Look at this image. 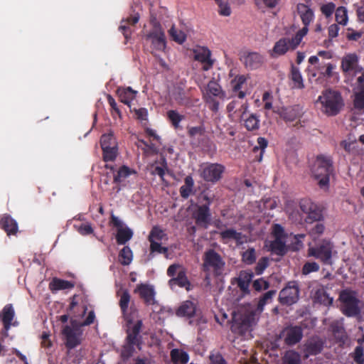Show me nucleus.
<instances>
[{"instance_id":"nucleus-29","label":"nucleus","mask_w":364,"mask_h":364,"mask_svg":"<svg viewBox=\"0 0 364 364\" xmlns=\"http://www.w3.org/2000/svg\"><path fill=\"white\" fill-rule=\"evenodd\" d=\"M196 311V304L189 300L183 301L176 310V315L181 317H193Z\"/></svg>"},{"instance_id":"nucleus-49","label":"nucleus","mask_w":364,"mask_h":364,"mask_svg":"<svg viewBox=\"0 0 364 364\" xmlns=\"http://www.w3.org/2000/svg\"><path fill=\"white\" fill-rule=\"evenodd\" d=\"M167 118L172 126L177 129L180 126V122L184 119V116L180 114L176 110H169L167 112Z\"/></svg>"},{"instance_id":"nucleus-24","label":"nucleus","mask_w":364,"mask_h":364,"mask_svg":"<svg viewBox=\"0 0 364 364\" xmlns=\"http://www.w3.org/2000/svg\"><path fill=\"white\" fill-rule=\"evenodd\" d=\"M139 18V14L136 13L134 15L131 16L127 19L122 20L121 21V25L119 26V30L122 32L126 40L124 43H127L128 40L131 38L132 30L129 25L134 26L136 23H138Z\"/></svg>"},{"instance_id":"nucleus-16","label":"nucleus","mask_w":364,"mask_h":364,"mask_svg":"<svg viewBox=\"0 0 364 364\" xmlns=\"http://www.w3.org/2000/svg\"><path fill=\"white\" fill-rule=\"evenodd\" d=\"M341 70L344 74L353 73L354 75L361 72L363 67L359 65V57L356 53H348L345 55L341 63Z\"/></svg>"},{"instance_id":"nucleus-20","label":"nucleus","mask_w":364,"mask_h":364,"mask_svg":"<svg viewBox=\"0 0 364 364\" xmlns=\"http://www.w3.org/2000/svg\"><path fill=\"white\" fill-rule=\"evenodd\" d=\"M223 171V166L218 164H213L203 169L202 176L207 181L215 182L221 178Z\"/></svg>"},{"instance_id":"nucleus-60","label":"nucleus","mask_w":364,"mask_h":364,"mask_svg":"<svg viewBox=\"0 0 364 364\" xmlns=\"http://www.w3.org/2000/svg\"><path fill=\"white\" fill-rule=\"evenodd\" d=\"M150 242V254L151 256L153 253L156 252L159 254H166L168 252V248L162 247L161 242L149 241Z\"/></svg>"},{"instance_id":"nucleus-5","label":"nucleus","mask_w":364,"mask_h":364,"mask_svg":"<svg viewBox=\"0 0 364 364\" xmlns=\"http://www.w3.org/2000/svg\"><path fill=\"white\" fill-rule=\"evenodd\" d=\"M311 172L321 188H328L330 176L333 173L331 161H314Z\"/></svg>"},{"instance_id":"nucleus-18","label":"nucleus","mask_w":364,"mask_h":364,"mask_svg":"<svg viewBox=\"0 0 364 364\" xmlns=\"http://www.w3.org/2000/svg\"><path fill=\"white\" fill-rule=\"evenodd\" d=\"M289 50L293 49V44L289 38H282L277 41L273 48L269 51L272 58H277L286 54Z\"/></svg>"},{"instance_id":"nucleus-64","label":"nucleus","mask_w":364,"mask_h":364,"mask_svg":"<svg viewBox=\"0 0 364 364\" xmlns=\"http://www.w3.org/2000/svg\"><path fill=\"white\" fill-rule=\"evenodd\" d=\"M134 352V345L127 343L122 348L121 356L124 360L129 359Z\"/></svg>"},{"instance_id":"nucleus-3","label":"nucleus","mask_w":364,"mask_h":364,"mask_svg":"<svg viewBox=\"0 0 364 364\" xmlns=\"http://www.w3.org/2000/svg\"><path fill=\"white\" fill-rule=\"evenodd\" d=\"M225 265V262L220 255L213 249H209L204 252L202 269L205 273L206 278L222 275Z\"/></svg>"},{"instance_id":"nucleus-41","label":"nucleus","mask_w":364,"mask_h":364,"mask_svg":"<svg viewBox=\"0 0 364 364\" xmlns=\"http://www.w3.org/2000/svg\"><path fill=\"white\" fill-rule=\"evenodd\" d=\"M353 105L358 112H364V90L355 89L353 92Z\"/></svg>"},{"instance_id":"nucleus-14","label":"nucleus","mask_w":364,"mask_h":364,"mask_svg":"<svg viewBox=\"0 0 364 364\" xmlns=\"http://www.w3.org/2000/svg\"><path fill=\"white\" fill-rule=\"evenodd\" d=\"M248 108V102L247 101H242V100L239 98L233 99L226 107L228 117L232 119H235L240 121H242L243 117L247 115Z\"/></svg>"},{"instance_id":"nucleus-46","label":"nucleus","mask_w":364,"mask_h":364,"mask_svg":"<svg viewBox=\"0 0 364 364\" xmlns=\"http://www.w3.org/2000/svg\"><path fill=\"white\" fill-rule=\"evenodd\" d=\"M167 239V235L164 232V231L161 229L158 226H154L152 228L148 240L149 241H154V242H161L164 240Z\"/></svg>"},{"instance_id":"nucleus-35","label":"nucleus","mask_w":364,"mask_h":364,"mask_svg":"<svg viewBox=\"0 0 364 364\" xmlns=\"http://www.w3.org/2000/svg\"><path fill=\"white\" fill-rule=\"evenodd\" d=\"M268 250L277 255L284 256L287 252L285 240L274 238L270 242Z\"/></svg>"},{"instance_id":"nucleus-48","label":"nucleus","mask_w":364,"mask_h":364,"mask_svg":"<svg viewBox=\"0 0 364 364\" xmlns=\"http://www.w3.org/2000/svg\"><path fill=\"white\" fill-rule=\"evenodd\" d=\"M132 251L128 246H124L119 254V260L122 264L128 265L132 260Z\"/></svg>"},{"instance_id":"nucleus-61","label":"nucleus","mask_w":364,"mask_h":364,"mask_svg":"<svg viewBox=\"0 0 364 364\" xmlns=\"http://www.w3.org/2000/svg\"><path fill=\"white\" fill-rule=\"evenodd\" d=\"M319 270V265L315 262H308L302 267V274L307 275L311 272H316Z\"/></svg>"},{"instance_id":"nucleus-13","label":"nucleus","mask_w":364,"mask_h":364,"mask_svg":"<svg viewBox=\"0 0 364 364\" xmlns=\"http://www.w3.org/2000/svg\"><path fill=\"white\" fill-rule=\"evenodd\" d=\"M252 316L248 314H234L230 329L238 336L245 335L251 326Z\"/></svg>"},{"instance_id":"nucleus-30","label":"nucleus","mask_w":364,"mask_h":364,"mask_svg":"<svg viewBox=\"0 0 364 364\" xmlns=\"http://www.w3.org/2000/svg\"><path fill=\"white\" fill-rule=\"evenodd\" d=\"M137 92L132 90L130 87H119L117 90V95L120 101L129 106L130 102L136 97Z\"/></svg>"},{"instance_id":"nucleus-40","label":"nucleus","mask_w":364,"mask_h":364,"mask_svg":"<svg viewBox=\"0 0 364 364\" xmlns=\"http://www.w3.org/2000/svg\"><path fill=\"white\" fill-rule=\"evenodd\" d=\"M242 121L244 122V127L248 131H255L259 128V119L257 114H250L248 117L244 116Z\"/></svg>"},{"instance_id":"nucleus-28","label":"nucleus","mask_w":364,"mask_h":364,"mask_svg":"<svg viewBox=\"0 0 364 364\" xmlns=\"http://www.w3.org/2000/svg\"><path fill=\"white\" fill-rule=\"evenodd\" d=\"M15 316V311L12 304H6L0 312V318L3 323L4 328L8 331L11 326V321Z\"/></svg>"},{"instance_id":"nucleus-8","label":"nucleus","mask_w":364,"mask_h":364,"mask_svg":"<svg viewBox=\"0 0 364 364\" xmlns=\"http://www.w3.org/2000/svg\"><path fill=\"white\" fill-rule=\"evenodd\" d=\"M333 248L331 242L323 240L315 247L309 248V255L319 259L324 264H331Z\"/></svg>"},{"instance_id":"nucleus-58","label":"nucleus","mask_w":364,"mask_h":364,"mask_svg":"<svg viewBox=\"0 0 364 364\" xmlns=\"http://www.w3.org/2000/svg\"><path fill=\"white\" fill-rule=\"evenodd\" d=\"M336 65L332 63H328L326 65V68L324 69V65L320 64L318 66V70H320L321 75L326 78H330L333 75V70L336 68Z\"/></svg>"},{"instance_id":"nucleus-23","label":"nucleus","mask_w":364,"mask_h":364,"mask_svg":"<svg viewBox=\"0 0 364 364\" xmlns=\"http://www.w3.org/2000/svg\"><path fill=\"white\" fill-rule=\"evenodd\" d=\"M0 228L6 232L8 236L16 235L18 230V223L9 214L1 216Z\"/></svg>"},{"instance_id":"nucleus-45","label":"nucleus","mask_w":364,"mask_h":364,"mask_svg":"<svg viewBox=\"0 0 364 364\" xmlns=\"http://www.w3.org/2000/svg\"><path fill=\"white\" fill-rule=\"evenodd\" d=\"M335 18L338 24L346 26L348 22V9L346 7L338 6L335 11Z\"/></svg>"},{"instance_id":"nucleus-17","label":"nucleus","mask_w":364,"mask_h":364,"mask_svg":"<svg viewBox=\"0 0 364 364\" xmlns=\"http://www.w3.org/2000/svg\"><path fill=\"white\" fill-rule=\"evenodd\" d=\"M134 291L139 293L140 298L143 299L146 305H154L156 303V292L153 286L140 284L136 286Z\"/></svg>"},{"instance_id":"nucleus-27","label":"nucleus","mask_w":364,"mask_h":364,"mask_svg":"<svg viewBox=\"0 0 364 364\" xmlns=\"http://www.w3.org/2000/svg\"><path fill=\"white\" fill-rule=\"evenodd\" d=\"M296 10L304 26H309L314 18L313 10L302 3L297 4Z\"/></svg>"},{"instance_id":"nucleus-31","label":"nucleus","mask_w":364,"mask_h":364,"mask_svg":"<svg viewBox=\"0 0 364 364\" xmlns=\"http://www.w3.org/2000/svg\"><path fill=\"white\" fill-rule=\"evenodd\" d=\"M168 284L171 287L177 285L180 287H184L187 290L189 289V287L191 285L190 282L186 277V273L184 269H180L177 276L176 277L171 278L169 280Z\"/></svg>"},{"instance_id":"nucleus-44","label":"nucleus","mask_w":364,"mask_h":364,"mask_svg":"<svg viewBox=\"0 0 364 364\" xmlns=\"http://www.w3.org/2000/svg\"><path fill=\"white\" fill-rule=\"evenodd\" d=\"M171 358L175 363L186 364L189 360V355L186 352L175 348L171 351Z\"/></svg>"},{"instance_id":"nucleus-42","label":"nucleus","mask_w":364,"mask_h":364,"mask_svg":"<svg viewBox=\"0 0 364 364\" xmlns=\"http://www.w3.org/2000/svg\"><path fill=\"white\" fill-rule=\"evenodd\" d=\"M133 236V231L128 227L117 229L116 240L118 245H125Z\"/></svg>"},{"instance_id":"nucleus-21","label":"nucleus","mask_w":364,"mask_h":364,"mask_svg":"<svg viewBox=\"0 0 364 364\" xmlns=\"http://www.w3.org/2000/svg\"><path fill=\"white\" fill-rule=\"evenodd\" d=\"M210 57L211 52L208 48L200 47L194 50V58L203 64L204 70H208L213 67V60Z\"/></svg>"},{"instance_id":"nucleus-47","label":"nucleus","mask_w":364,"mask_h":364,"mask_svg":"<svg viewBox=\"0 0 364 364\" xmlns=\"http://www.w3.org/2000/svg\"><path fill=\"white\" fill-rule=\"evenodd\" d=\"M168 33L172 40L178 44H183L186 40V33L181 30L176 29L174 25L168 30Z\"/></svg>"},{"instance_id":"nucleus-39","label":"nucleus","mask_w":364,"mask_h":364,"mask_svg":"<svg viewBox=\"0 0 364 364\" xmlns=\"http://www.w3.org/2000/svg\"><path fill=\"white\" fill-rule=\"evenodd\" d=\"M314 297L316 302L324 306H329L333 303V298L329 296L326 290L323 287L316 290Z\"/></svg>"},{"instance_id":"nucleus-25","label":"nucleus","mask_w":364,"mask_h":364,"mask_svg":"<svg viewBox=\"0 0 364 364\" xmlns=\"http://www.w3.org/2000/svg\"><path fill=\"white\" fill-rule=\"evenodd\" d=\"M264 62V58L257 52L249 53L243 57V63L247 68L250 70L257 69Z\"/></svg>"},{"instance_id":"nucleus-43","label":"nucleus","mask_w":364,"mask_h":364,"mask_svg":"<svg viewBox=\"0 0 364 364\" xmlns=\"http://www.w3.org/2000/svg\"><path fill=\"white\" fill-rule=\"evenodd\" d=\"M282 364H301V355L294 350L286 351Z\"/></svg>"},{"instance_id":"nucleus-15","label":"nucleus","mask_w":364,"mask_h":364,"mask_svg":"<svg viewBox=\"0 0 364 364\" xmlns=\"http://www.w3.org/2000/svg\"><path fill=\"white\" fill-rule=\"evenodd\" d=\"M147 39L151 41V46L154 49L159 51H164L166 47L165 33L159 23H155L154 28L146 36Z\"/></svg>"},{"instance_id":"nucleus-62","label":"nucleus","mask_w":364,"mask_h":364,"mask_svg":"<svg viewBox=\"0 0 364 364\" xmlns=\"http://www.w3.org/2000/svg\"><path fill=\"white\" fill-rule=\"evenodd\" d=\"M272 233L275 239L285 240L287 237L284 228L279 224H274L272 226Z\"/></svg>"},{"instance_id":"nucleus-34","label":"nucleus","mask_w":364,"mask_h":364,"mask_svg":"<svg viewBox=\"0 0 364 364\" xmlns=\"http://www.w3.org/2000/svg\"><path fill=\"white\" fill-rule=\"evenodd\" d=\"M289 78L293 82L292 87L296 89L304 88V80L299 68L294 65H291L289 74Z\"/></svg>"},{"instance_id":"nucleus-37","label":"nucleus","mask_w":364,"mask_h":364,"mask_svg":"<svg viewBox=\"0 0 364 364\" xmlns=\"http://www.w3.org/2000/svg\"><path fill=\"white\" fill-rule=\"evenodd\" d=\"M194 181L191 176H187L184 179V184L181 186L179 193L181 196L187 199L191 195L193 194Z\"/></svg>"},{"instance_id":"nucleus-59","label":"nucleus","mask_w":364,"mask_h":364,"mask_svg":"<svg viewBox=\"0 0 364 364\" xmlns=\"http://www.w3.org/2000/svg\"><path fill=\"white\" fill-rule=\"evenodd\" d=\"M281 117L286 122H294L298 117L297 112L293 108H286L282 110Z\"/></svg>"},{"instance_id":"nucleus-22","label":"nucleus","mask_w":364,"mask_h":364,"mask_svg":"<svg viewBox=\"0 0 364 364\" xmlns=\"http://www.w3.org/2000/svg\"><path fill=\"white\" fill-rule=\"evenodd\" d=\"M142 327V321L138 320L135 324L127 330V336L126 341L128 343L136 346L139 349L141 348V336H140V331Z\"/></svg>"},{"instance_id":"nucleus-6","label":"nucleus","mask_w":364,"mask_h":364,"mask_svg":"<svg viewBox=\"0 0 364 364\" xmlns=\"http://www.w3.org/2000/svg\"><path fill=\"white\" fill-rule=\"evenodd\" d=\"M203 200L205 202L204 203L200 205L196 204L195 205V210L193 212V218L197 225L206 228L211 220L210 206L213 203V199L208 196L204 195L203 196Z\"/></svg>"},{"instance_id":"nucleus-53","label":"nucleus","mask_w":364,"mask_h":364,"mask_svg":"<svg viewBox=\"0 0 364 364\" xmlns=\"http://www.w3.org/2000/svg\"><path fill=\"white\" fill-rule=\"evenodd\" d=\"M276 291L275 290H269L264 293L262 296L259 299L257 304V309L259 311H262L264 309V306L269 302H270L273 298V296L275 295Z\"/></svg>"},{"instance_id":"nucleus-10","label":"nucleus","mask_w":364,"mask_h":364,"mask_svg":"<svg viewBox=\"0 0 364 364\" xmlns=\"http://www.w3.org/2000/svg\"><path fill=\"white\" fill-rule=\"evenodd\" d=\"M300 289L296 281H290L280 291L279 301L282 305L291 306L296 303L299 298Z\"/></svg>"},{"instance_id":"nucleus-7","label":"nucleus","mask_w":364,"mask_h":364,"mask_svg":"<svg viewBox=\"0 0 364 364\" xmlns=\"http://www.w3.org/2000/svg\"><path fill=\"white\" fill-rule=\"evenodd\" d=\"M72 326L65 325L62 329L65 338V345L68 349H73L81 343L82 331L76 321H71Z\"/></svg>"},{"instance_id":"nucleus-56","label":"nucleus","mask_w":364,"mask_h":364,"mask_svg":"<svg viewBox=\"0 0 364 364\" xmlns=\"http://www.w3.org/2000/svg\"><path fill=\"white\" fill-rule=\"evenodd\" d=\"M242 261L247 264H252L256 261V252L254 248H249L242 254Z\"/></svg>"},{"instance_id":"nucleus-11","label":"nucleus","mask_w":364,"mask_h":364,"mask_svg":"<svg viewBox=\"0 0 364 364\" xmlns=\"http://www.w3.org/2000/svg\"><path fill=\"white\" fill-rule=\"evenodd\" d=\"M117 295L120 297L119 306L120 307L122 314L124 320L128 323H132L137 313L136 308L132 305L129 308L131 301V296L127 289L124 290L121 294L117 292Z\"/></svg>"},{"instance_id":"nucleus-9","label":"nucleus","mask_w":364,"mask_h":364,"mask_svg":"<svg viewBox=\"0 0 364 364\" xmlns=\"http://www.w3.org/2000/svg\"><path fill=\"white\" fill-rule=\"evenodd\" d=\"M100 145L103 151V159H116L118 143L113 132L110 131L101 136Z\"/></svg>"},{"instance_id":"nucleus-54","label":"nucleus","mask_w":364,"mask_h":364,"mask_svg":"<svg viewBox=\"0 0 364 364\" xmlns=\"http://www.w3.org/2000/svg\"><path fill=\"white\" fill-rule=\"evenodd\" d=\"M220 237L222 240H239L241 239V233L237 232L234 229H227L220 232Z\"/></svg>"},{"instance_id":"nucleus-32","label":"nucleus","mask_w":364,"mask_h":364,"mask_svg":"<svg viewBox=\"0 0 364 364\" xmlns=\"http://www.w3.org/2000/svg\"><path fill=\"white\" fill-rule=\"evenodd\" d=\"M204 95L216 97L220 100H224L225 97V92L223 90L221 86L214 80H210L208 83L206 92Z\"/></svg>"},{"instance_id":"nucleus-1","label":"nucleus","mask_w":364,"mask_h":364,"mask_svg":"<svg viewBox=\"0 0 364 364\" xmlns=\"http://www.w3.org/2000/svg\"><path fill=\"white\" fill-rule=\"evenodd\" d=\"M299 208L304 214L306 215L305 218L306 223L318 222L309 229V235L316 238L323 234L325 227L323 223H319L323 219V214L320 208L310 199L304 198L300 200Z\"/></svg>"},{"instance_id":"nucleus-2","label":"nucleus","mask_w":364,"mask_h":364,"mask_svg":"<svg viewBox=\"0 0 364 364\" xmlns=\"http://www.w3.org/2000/svg\"><path fill=\"white\" fill-rule=\"evenodd\" d=\"M318 100L321 104V111L328 117L336 116L344 107V100L339 91L328 89L322 92Z\"/></svg>"},{"instance_id":"nucleus-38","label":"nucleus","mask_w":364,"mask_h":364,"mask_svg":"<svg viewBox=\"0 0 364 364\" xmlns=\"http://www.w3.org/2000/svg\"><path fill=\"white\" fill-rule=\"evenodd\" d=\"M323 348V342L320 339H313L309 341L305 346L306 352L308 355H316L319 354Z\"/></svg>"},{"instance_id":"nucleus-26","label":"nucleus","mask_w":364,"mask_h":364,"mask_svg":"<svg viewBox=\"0 0 364 364\" xmlns=\"http://www.w3.org/2000/svg\"><path fill=\"white\" fill-rule=\"evenodd\" d=\"M247 77L243 75H237L233 79L231 80L230 85L232 92L237 93V96L239 99L243 100L246 96V92L241 90L243 85L246 82Z\"/></svg>"},{"instance_id":"nucleus-50","label":"nucleus","mask_w":364,"mask_h":364,"mask_svg":"<svg viewBox=\"0 0 364 364\" xmlns=\"http://www.w3.org/2000/svg\"><path fill=\"white\" fill-rule=\"evenodd\" d=\"M216 98V97H212L204 94L203 96V99L208 105L209 109L215 113L218 112L220 105V102Z\"/></svg>"},{"instance_id":"nucleus-52","label":"nucleus","mask_w":364,"mask_h":364,"mask_svg":"<svg viewBox=\"0 0 364 364\" xmlns=\"http://www.w3.org/2000/svg\"><path fill=\"white\" fill-rule=\"evenodd\" d=\"M309 26H304V27L300 29L294 36L291 38V43L293 44V49H296L297 46L301 42L302 38L307 34L309 31Z\"/></svg>"},{"instance_id":"nucleus-51","label":"nucleus","mask_w":364,"mask_h":364,"mask_svg":"<svg viewBox=\"0 0 364 364\" xmlns=\"http://www.w3.org/2000/svg\"><path fill=\"white\" fill-rule=\"evenodd\" d=\"M309 26H304V27L300 29L294 36L291 38V43L293 44V49H296L297 46L301 42L302 38L307 34L309 31Z\"/></svg>"},{"instance_id":"nucleus-55","label":"nucleus","mask_w":364,"mask_h":364,"mask_svg":"<svg viewBox=\"0 0 364 364\" xmlns=\"http://www.w3.org/2000/svg\"><path fill=\"white\" fill-rule=\"evenodd\" d=\"M269 264V258L268 257H262L260 258L255 267V272L257 275L262 274L264 271L266 269V268Z\"/></svg>"},{"instance_id":"nucleus-36","label":"nucleus","mask_w":364,"mask_h":364,"mask_svg":"<svg viewBox=\"0 0 364 364\" xmlns=\"http://www.w3.org/2000/svg\"><path fill=\"white\" fill-rule=\"evenodd\" d=\"M132 174H136V171L127 166H122L117 173L114 174L113 181L115 183H120Z\"/></svg>"},{"instance_id":"nucleus-57","label":"nucleus","mask_w":364,"mask_h":364,"mask_svg":"<svg viewBox=\"0 0 364 364\" xmlns=\"http://www.w3.org/2000/svg\"><path fill=\"white\" fill-rule=\"evenodd\" d=\"M352 358L356 364H364V348L361 346L355 347Z\"/></svg>"},{"instance_id":"nucleus-19","label":"nucleus","mask_w":364,"mask_h":364,"mask_svg":"<svg viewBox=\"0 0 364 364\" xmlns=\"http://www.w3.org/2000/svg\"><path fill=\"white\" fill-rule=\"evenodd\" d=\"M146 146L149 147V149L153 153H157L160 151L161 159H166V158L169 159H178V153L174 149L172 145L168 144L164 146L161 149L156 146L155 143L152 141L150 142V145H148L146 143L143 142Z\"/></svg>"},{"instance_id":"nucleus-4","label":"nucleus","mask_w":364,"mask_h":364,"mask_svg":"<svg viewBox=\"0 0 364 364\" xmlns=\"http://www.w3.org/2000/svg\"><path fill=\"white\" fill-rule=\"evenodd\" d=\"M339 300L342 306V312L348 317L358 316L361 312V301L357 298V293L350 289L341 291Z\"/></svg>"},{"instance_id":"nucleus-12","label":"nucleus","mask_w":364,"mask_h":364,"mask_svg":"<svg viewBox=\"0 0 364 364\" xmlns=\"http://www.w3.org/2000/svg\"><path fill=\"white\" fill-rule=\"evenodd\" d=\"M279 338L283 339L287 346H295L303 338V329L300 326L289 325L280 332Z\"/></svg>"},{"instance_id":"nucleus-63","label":"nucleus","mask_w":364,"mask_h":364,"mask_svg":"<svg viewBox=\"0 0 364 364\" xmlns=\"http://www.w3.org/2000/svg\"><path fill=\"white\" fill-rule=\"evenodd\" d=\"M321 11L326 18H328L336 11V4L333 2L325 4L321 6Z\"/></svg>"},{"instance_id":"nucleus-33","label":"nucleus","mask_w":364,"mask_h":364,"mask_svg":"<svg viewBox=\"0 0 364 364\" xmlns=\"http://www.w3.org/2000/svg\"><path fill=\"white\" fill-rule=\"evenodd\" d=\"M74 287L75 284L73 282L57 277L53 278L49 284V289L53 292L59 290L73 289Z\"/></svg>"}]
</instances>
